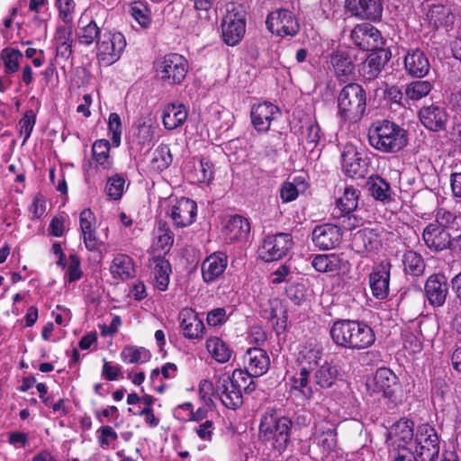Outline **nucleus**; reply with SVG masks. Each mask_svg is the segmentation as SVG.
<instances>
[{"label":"nucleus","mask_w":461,"mask_h":461,"mask_svg":"<svg viewBox=\"0 0 461 461\" xmlns=\"http://www.w3.org/2000/svg\"><path fill=\"white\" fill-rule=\"evenodd\" d=\"M330 336L336 346L351 350L366 349L375 341V331L367 323L349 319L335 321L330 329Z\"/></svg>","instance_id":"1"},{"label":"nucleus","mask_w":461,"mask_h":461,"mask_svg":"<svg viewBox=\"0 0 461 461\" xmlns=\"http://www.w3.org/2000/svg\"><path fill=\"white\" fill-rule=\"evenodd\" d=\"M367 138L370 146L383 153H397L408 144L407 131L386 119L373 122Z\"/></svg>","instance_id":"2"},{"label":"nucleus","mask_w":461,"mask_h":461,"mask_svg":"<svg viewBox=\"0 0 461 461\" xmlns=\"http://www.w3.org/2000/svg\"><path fill=\"white\" fill-rule=\"evenodd\" d=\"M293 421L287 416H279L275 408H268L261 416L259 437L279 454L285 452L291 442Z\"/></svg>","instance_id":"3"},{"label":"nucleus","mask_w":461,"mask_h":461,"mask_svg":"<svg viewBox=\"0 0 461 461\" xmlns=\"http://www.w3.org/2000/svg\"><path fill=\"white\" fill-rule=\"evenodd\" d=\"M366 92L357 83H348L339 92L337 115L343 122L357 123L366 111Z\"/></svg>","instance_id":"4"},{"label":"nucleus","mask_w":461,"mask_h":461,"mask_svg":"<svg viewBox=\"0 0 461 461\" xmlns=\"http://www.w3.org/2000/svg\"><path fill=\"white\" fill-rule=\"evenodd\" d=\"M156 77L164 85L176 86L183 83L188 69V60L181 54L170 52L154 61Z\"/></svg>","instance_id":"5"},{"label":"nucleus","mask_w":461,"mask_h":461,"mask_svg":"<svg viewBox=\"0 0 461 461\" xmlns=\"http://www.w3.org/2000/svg\"><path fill=\"white\" fill-rule=\"evenodd\" d=\"M321 359L320 352L315 350H308L303 355L300 361V370L296 372L290 379V392L296 397L303 400L310 401L313 396V390L310 384L311 370L318 366Z\"/></svg>","instance_id":"6"},{"label":"nucleus","mask_w":461,"mask_h":461,"mask_svg":"<svg viewBox=\"0 0 461 461\" xmlns=\"http://www.w3.org/2000/svg\"><path fill=\"white\" fill-rule=\"evenodd\" d=\"M126 45V39L122 32L104 30L95 46L98 63L104 67L113 65L120 59Z\"/></svg>","instance_id":"7"},{"label":"nucleus","mask_w":461,"mask_h":461,"mask_svg":"<svg viewBox=\"0 0 461 461\" xmlns=\"http://www.w3.org/2000/svg\"><path fill=\"white\" fill-rule=\"evenodd\" d=\"M414 454L420 461H437L439 454V438L436 429L429 424H421L415 434Z\"/></svg>","instance_id":"8"},{"label":"nucleus","mask_w":461,"mask_h":461,"mask_svg":"<svg viewBox=\"0 0 461 461\" xmlns=\"http://www.w3.org/2000/svg\"><path fill=\"white\" fill-rule=\"evenodd\" d=\"M293 244V237L290 233L278 232L267 235L258 247V258L265 262L279 260L286 256Z\"/></svg>","instance_id":"9"},{"label":"nucleus","mask_w":461,"mask_h":461,"mask_svg":"<svg viewBox=\"0 0 461 461\" xmlns=\"http://www.w3.org/2000/svg\"><path fill=\"white\" fill-rule=\"evenodd\" d=\"M267 30L276 36H295L300 31L295 15L288 9H276L270 12L266 19Z\"/></svg>","instance_id":"10"},{"label":"nucleus","mask_w":461,"mask_h":461,"mask_svg":"<svg viewBox=\"0 0 461 461\" xmlns=\"http://www.w3.org/2000/svg\"><path fill=\"white\" fill-rule=\"evenodd\" d=\"M353 43L365 51H373L385 48V39L382 32L369 23H362L355 25L350 32Z\"/></svg>","instance_id":"11"},{"label":"nucleus","mask_w":461,"mask_h":461,"mask_svg":"<svg viewBox=\"0 0 461 461\" xmlns=\"http://www.w3.org/2000/svg\"><path fill=\"white\" fill-rule=\"evenodd\" d=\"M370 165V158L355 147H346L341 154V168L345 176L353 179L364 178Z\"/></svg>","instance_id":"12"},{"label":"nucleus","mask_w":461,"mask_h":461,"mask_svg":"<svg viewBox=\"0 0 461 461\" xmlns=\"http://www.w3.org/2000/svg\"><path fill=\"white\" fill-rule=\"evenodd\" d=\"M246 32V14L233 8L228 11L221 22V35L228 46H236L243 39Z\"/></svg>","instance_id":"13"},{"label":"nucleus","mask_w":461,"mask_h":461,"mask_svg":"<svg viewBox=\"0 0 461 461\" xmlns=\"http://www.w3.org/2000/svg\"><path fill=\"white\" fill-rule=\"evenodd\" d=\"M236 386L228 373L221 374L215 378L212 394L219 397L226 408L236 411L243 404L242 392Z\"/></svg>","instance_id":"14"},{"label":"nucleus","mask_w":461,"mask_h":461,"mask_svg":"<svg viewBox=\"0 0 461 461\" xmlns=\"http://www.w3.org/2000/svg\"><path fill=\"white\" fill-rule=\"evenodd\" d=\"M346 14L362 21L380 22L383 16L381 0H345Z\"/></svg>","instance_id":"15"},{"label":"nucleus","mask_w":461,"mask_h":461,"mask_svg":"<svg viewBox=\"0 0 461 461\" xmlns=\"http://www.w3.org/2000/svg\"><path fill=\"white\" fill-rule=\"evenodd\" d=\"M280 115V109L271 102L254 104L250 111V122L258 134L267 133L273 121Z\"/></svg>","instance_id":"16"},{"label":"nucleus","mask_w":461,"mask_h":461,"mask_svg":"<svg viewBox=\"0 0 461 461\" xmlns=\"http://www.w3.org/2000/svg\"><path fill=\"white\" fill-rule=\"evenodd\" d=\"M424 295L433 308L442 307L448 295V283L442 273L430 275L424 284Z\"/></svg>","instance_id":"17"},{"label":"nucleus","mask_w":461,"mask_h":461,"mask_svg":"<svg viewBox=\"0 0 461 461\" xmlns=\"http://www.w3.org/2000/svg\"><path fill=\"white\" fill-rule=\"evenodd\" d=\"M342 237L341 228L331 223L317 225L312 232V241L321 250L337 248L340 244Z\"/></svg>","instance_id":"18"},{"label":"nucleus","mask_w":461,"mask_h":461,"mask_svg":"<svg viewBox=\"0 0 461 461\" xmlns=\"http://www.w3.org/2000/svg\"><path fill=\"white\" fill-rule=\"evenodd\" d=\"M392 52L388 48L371 51L359 68V74L365 82L378 77L390 60Z\"/></svg>","instance_id":"19"},{"label":"nucleus","mask_w":461,"mask_h":461,"mask_svg":"<svg viewBox=\"0 0 461 461\" xmlns=\"http://www.w3.org/2000/svg\"><path fill=\"white\" fill-rule=\"evenodd\" d=\"M91 12L85 11L77 23V30L76 32V39L77 42L84 47H90L94 43L97 45L104 32V30L98 25L94 17L90 14Z\"/></svg>","instance_id":"20"},{"label":"nucleus","mask_w":461,"mask_h":461,"mask_svg":"<svg viewBox=\"0 0 461 461\" xmlns=\"http://www.w3.org/2000/svg\"><path fill=\"white\" fill-rule=\"evenodd\" d=\"M413 421L408 419H401L396 421L388 432L386 443L393 452L399 451V448L408 447L407 445L412 440Z\"/></svg>","instance_id":"21"},{"label":"nucleus","mask_w":461,"mask_h":461,"mask_svg":"<svg viewBox=\"0 0 461 461\" xmlns=\"http://www.w3.org/2000/svg\"><path fill=\"white\" fill-rule=\"evenodd\" d=\"M170 218L176 228L191 225L196 219L197 204L187 197H181L170 208Z\"/></svg>","instance_id":"22"},{"label":"nucleus","mask_w":461,"mask_h":461,"mask_svg":"<svg viewBox=\"0 0 461 461\" xmlns=\"http://www.w3.org/2000/svg\"><path fill=\"white\" fill-rule=\"evenodd\" d=\"M228 266V257L223 252H213L207 256L201 264L203 281L211 285L216 282L225 272Z\"/></svg>","instance_id":"23"},{"label":"nucleus","mask_w":461,"mask_h":461,"mask_svg":"<svg viewBox=\"0 0 461 461\" xmlns=\"http://www.w3.org/2000/svg\"><path fill=\"white\" fill-rule=\"evenodd\" d=\"M422 240L431 251L440 252L451 247V235L445 228L436 223L428 224L422 232Z\"/></svg>","instance_id":"24"},{"label":"nucleus","mask_w":461,"mask_h":461,"mask_svg":"<svg viewBox=\"0 0 461 461\" xmlns=\"http://www.w3.org/2000/svg\"><path fill=\"white\" fill-rule=\"evenodd\" d=\"M390 263H380L373 267L369 275V286L372 294L378 300L385 299L389 294Z\"/></svg>","instance_id":"25"},{"label":"nucleus","mask_w":461,"mask_h":461,"mask_svg":"<svg viewBox=\"0 0 461 461\" xmlns=\"http://www.w3.org/2000/svg\"><path fill=\"white\" fill-rule=\"evenodd\" d=\"M406 73L416 78L426 77L430 69V64L426 53L419 48L409 50L403 59Z\"/></svg>","instance_id":"26"},{"label":"nucleus","mask_w":461,"mask_h":461,"mask_svg":"<svg viewBox=\"0 0 461 461\" xmlns=\"http://www.w3.org/2000/svg\"><path fill=\"white\" fill-rule=\"evenodd\" d=\"M244 368L252 376L265 375L270 366V358L267 351L260 348H249L243 357Z\"/></svg>","instance_id":"27"},{"label":"nucleus","mask_w":461,"mask_h":461,"mask_svg":"<svg viewBox=\"0 0 461 461\" xmlns=\"http://www.w3.org/2000/svg\"><path fill=\"white\" fill-rule=\"evenodd\" d=\"M375 391L382 393L384 398L396 402V390L400 387L398 377L389 368H378L374 376Z\"/></svg>","instance_id":"28"},{"label":"nucleus","mask_w":461,"mask_h":461,"mask_svg":"<svg viewBox=\"0 0 461 461\" xmlns=\"http://www.w3.org/2000/svg\"><path fill=\"white\" fill-rule=\"evenodd\" d=\"M447 117L445 109L435 104L423 106L419 112V118L421 124L432 131L444 130Z\"/></svg>","instance_id":"29"},{"label":"nucleus","mask_w":461,"mask_h":461,"mask_svg":"<svg viewBox=\"0 0 461 461\" xmlns=\"http://www.w3.org/2000/svg\"><path fill=\"white\" fill-rule=\"evenodd\" d=\"M180 327L185 338L189 339H202L205 332L203 320L192 309L185 308L179 313Z\"/></svg>","instance_id":"30"},{"label":"nucleus","mask_w":461,"mask_h":461,"mask_svg":"<svg viewBox=\"0 0 461 461\" xmlns=\"http://www.w3.org/2000/svg\"><path fill=\"white\" fill-rule=\"evenodd\" d=\"M330 62L338 78L345 77L347 79L355 72V56L351 51L339 49L330 56Z\"/></svg>","instance_id":"31"},{"label":"nucleus","mask_w":461,"mask_h":461,"mask_svg":"<svg viewBox=\"0 0 461 461\" xmlns=\"http://www.w3.org/2000/svg\"><path fill=\"white\" fill-rule=\"evenodd\" d=\"M149 266L154 278L155 287L159 291H166L169 285L172 273L169 260L165 256L157 255L149 259Z\"/></svg>","instance_id":"32"},{"label":"nucleus","mask_w":461,"mask_h":461,"mask_svg":"<svg viewBox=\"0 0 461 461\" xmlns=\"http://www.w3.org/2000/svg\"><path fill=\"white\" fill-rule=\"evenodd\" d=\"M187 115V109L183 104L168 103L162 109V123L167 130L173 131L184 124Z\"/></svg>","instance_id":"33"},{"label":"nucleus","mask_w":461,"mask_h":461,"mask_svg":"<svg viewBox=\"0 0 461 461\" xmlns=\"http://www.w3.org/2000/svg\"><path fill=\"white\" fill-rule=\"evenodd\" d=\"M249 232L250 223L249 220L238 214L230 216L223 228L225 238L230 242L246 240Z\"/></svg>","instance_id":"34"},{"label":"nucleus","mask_w":461,"mask_h":461,"mask_svg":"<svg viewBox=\"0 0 461 461\" xmlns=\"http://www.w3.org/2000/svg\"><path fill=\"white\" fill-rule=\"evenodd\" d=\"M110 271L114 278L127 280L135 275L133 259L125 254H117L110 267Z\"/></svg>","instance_id":"35"},{"label":"nucleus","mask_w":461,"mask_h":461,"mask_svg":"<svg viewBox=\"0 0 461 461\" xmlns=\"http://www.w3.org/2000/svg\"><path fill=\"white\" fill-rule=\"evenodd\" d=\"M403 270L407 275L414 277L421 276L426 268V263L422 256L412 250H406L402 256Z\"/></svg>","instance_id":"36"},{"label":"nucleus","mask_w":461,"mask_h":461,"mask_svg":"<svg viewBox=\"0 0 461 461\" xmlns=\"http://www.w3.org/2000/svg\"><path fill=\"white\" fill-rule=\"evenodd\" d=\"M366 185L371 196L376 201L385 202L391 199V185L380 176L374 175L369 176Z\"/></svg>","instance_id":"37"},{"label":"nucleus","mask_w":461,"mask_h":461,"mask_svg":"<svg viewBox=\"0 0 461 461\" xmlns=\"http://www.w3.org/2000/svg\"><path fill=\"white\" fill-rule=\"evenodd\" d=\"M172 161L173 157L169 146L161 143L152 154L149 169L155 173H161L170 167Z\"/></svg>","instance_id":"38"},{"label":"nucleus","mask_w":461,"mask_h":461,"mask_svg":"<svg viewBox=\"0 0 461 461\" xmlns=\"http://www.w3.org/2000/svg\"><path fill=\"white\" fill-rule=\"evenodd\" d=\"M206 348L212 357L219 363H227L232 355L230 346L219 337H211L206 340Z\"/></svg>","instance_id":"39"},{"label":"nucleus","mask_w":461,"mask_h":461,"mask_svg":"<svg viewBox=\"0 0 461 461\" xmlns=\"http://www.w3.org/2000/svg\"><path fill=\"white\" fill-rule=\"evenodd\" d=\"M174 243V234L166 221H160L157 230L156 240L152 244L154 252L167 254Z\"/></svg>","instance_id":"40"},{"label":"nucleus","mask_w":461,"mask_h":461,"mask_svg":"<svg viewBox=\"0 0 461 461\" xmlns=\"http://www.w3.org/2000/svg\"><path fill=\"white\" fill-rule=\"evenodd\" d=\"M338 368L330 363L325 362L314 373V383L320 388H330L337 381Z\"/></svg>","instance_id":"41"},{"label":"nucleus","mask_w":461,"mask_h":461,"mask_svg":"<svg viewBox=\"0 0 461 461\" xmlns=\"http://www.w3.org/2000/svg\"><path fill=\"white\" fill-rule=\"evenodd\" d=\"M355 242L361 243L363 249L369 252L378 251L382 247V240L376 230L364 228L355 234Z\"/></svg>","instance_id":"42"},{"label":"nucleus","mask_w":461,"mask_h":461,"mask_svg":"<svg viewBox=\"0 0 461 461\" xmlns=\"http://www.w3.org/2000/svg\"><path fill=\"white\" fill-rule=\"evenodd\" d=\"M266 317L271 321L276 320V330H285L286 328L287 312L279 299L269 300L268 308L264 311Z\"/></svg>","instance_id":"43"},{"label":"nucleus","mask_w":461,"mask_h":461,"mask_svg":"<svg viewBox=\"0 0 461 461\" xmlns=\"http://www.w3.org/2000/svg\"><path fill=\"white\" fill-rule=\"evenodd\" d=\"M427 17L429 24L436 30L452 23L451 12L444 5H432L427 13Z\"/></svg>","instance_id":"44"},{"label":"nucleus","mask_w":461,"mask_h":461,"mask_svg":"<svg viewBox=\"0 0 461 461\" xmlns=\"http://www.w3.org/2000/svg\"><path fill=\"white\" fill-rule=\"evenodd\" d=\"M111 144L105 139L95 140L92 146L93 158L104 169L113 167V159L110 157Z\"/></svg>","instance_id":"45"},{"label":"nucleus","mask_w":461,"mask_h":461,"mask_svg":"<svg viewBox=\"0 0 461 461\" xmlns=\"http://www.w3.org/2000/svg\"><path fill=\"white\" fill-rule=\"evenodd\" d=\"M229 377L231 379V382L237 385L236 387L245 393H251L256 390V383L253 380L251 374H249L247 370L244 369H235L231 375H229Z\"/></svg>","instance_id":"46"},{"label":"nucleus","mask_w":461,"mask_h":461,"mask_svg":"<svg viewBox=\"0 0 461 461\" xmlns=\"http://www.w3.org/2000/svg\"><path fill=\"white\" fill-rule=\"evenodd\" d=\"M150 353L148 349L137 346H126L121 352V358L124 363H145L150 359Z\"/></svg>","instance_id":"47"},{"label":"nucleus","mask_w":461,"mask_h":461,"mask_svg":"<svg viewBox=\"0 0 461 461\" xmlns=\"http://www.w3.org/2000/svg\"><path fill=\"white\" fill-rule=\"evenodd\" d=\"M359 191L352 186L346 187L343 195L337 200V206L341 212L350 213L358 205Z\"/></svg>","instance_id":"48"},{"label":"nucleus","mask_w":461,"mask_h":461,"mask_svg":"<svg viewBox=\"0 0 461 461\" xmlns=\"http://www.w3.org/2000/svg\"><path fill=\"white\" fill-rule=\"evenodd\" d=\"M433 86L428 80H416L409 83L405 88L407 99L417 101L427 96L432 90Z\"/></svg>","instance_id":"49"},{"label":"nucleus","mask_w":461,"mask_h":461,"mask_svg":"<svg viewBox=\"0 0 461 461\" xmlns=\"http://www.w3.org/2000/svg\"><path fill=\"white\" fill-rule=\"evenodd\" d=\"M1 59L4 60V69L6 75L16 73L20 68V60L23 53L13 48H5L1 51Z\"/></svg>","instance_id":"50"},{"label":"nucleus","mask_w":461,"mask_h":461,"mask_svg":"<svg viewBox=\"0 0 461 461\" xmlns=\"http://www.w3.org/2000/svg\"><path fill=\"white\" fill-rule=\"evenodd\" d=\"M459 221L460 218L455 212L444 207H439L436 210L434 223L445 228L446 230L448 229L458 230Z\"/></svg>","instance_id":"51"},{"label":"nucleus","mask_w":461,"mask_h":461,"mask_svg":"<svg viewBox=\"0 0 461 461\" xmlns=\"http://www.w3.org/2000/svg\"><path fill=\"white\" fill-rule=\"evenodd\" d=\"M125 178L122 174H115L107 179L106 194L113 200H120L124 192Z\"/></svg>","instance_id":"52"},{"label":"nucleus","mask_w":461,"mask_h":461,"mask_svg":"<svg viewBox=\"0 0 461 461\" xmlns=\"http://www.w3.org/2000/svg\"><path fill=\"white\" fill-rule=\"evenodd\" d=\"M131 14L142 28H149L151 24L150 11L141 2H133L131 5Z\"/></svg>","instance_id":"53"},{"label":"nucleus","mask_w":461,"mask_h":461,"mask_svg":"<svg viewBox=\"0 0 461 461\" xmlns=\"http://www.w3.org/2000/svg\"><path fill=\"white\" fill-rule=\"evenodd\" d=\"M69 262L66 267L64 275V280L66 283H74L78 281L83 276V271L81 269V260L76 254L69 255Z\"/></svg>","instance_id":"54"},{"label":"nucleus","mask_w":461,"mask_h":461,"mask_svg":"<svg viewBox=\"0 0 461 461\" xmlns=\"http://www.w3.org/2000/svg\"><path fill=\"white\" fill-rule=\"evenodd\" d=\"M108 131L114 147L121 145L122 125L120 115L117 113H111L108 117Z\"/></svg>","instance_id":"55"},{"label":"nucleus","mask_w":461,"mask_h":461,"mask_svg":"<svg viewBox=\"0 0 461 461\" xmlns=\"http://www.w3.org/2000/svg\"><path fill=\"white\" fill-rule=\"evenodd\" d=\"M303 180L301 176L294 178V182L285 181L282 184L280 188V198L283 203H290L294 201L299 195V190L295 185L303 183Z\"/></svg>","instance_id":"56"},{"label":"nucleus","mask_w":461,"mask_h":461,"mask_svg":"<svg viewBox=\"0 0 461 461\" xmlns=\"http://www.w3.org/2000/svg\"><path fill=\"white\" fill-rule=\"evenodd\" d=\"M214 177V165L205 157L200 159V167L197 169L196 181L200 184L209 185Z\"/></svg>","instance_id":"57"},{"label":"nucleus","mask_w":461,"mask_h":461,"mask_svg":"<svg viewBox=\"0 0 461 461\" xmlns=\"http://www.w3.org/2000/svg\"><path fill=\"white\" fill-rule=\"evenodd\" d=\"M36 123V113L33 110H27L19 121L20 133L23 135V142L31 136Z\"/></svg>","instance_id":"58"},{"label":"nucleus","mask_w":461,"mask_h":461,"mask_svg":"<svg viewBox=\"0 0 461 461\" xmlns=\"http://www.w3.org/2000/svg\"><path fill=\"white\" fill-rule=\"evenodd\" d=\"M305 129V140L307 144L312 145V149H314L321 139V127L316 121H308L302 126Z\"/></svg>","instance_id":"59"},{"label":"nucleus","mask_w":461,"mask_h":461,"mask_svg":"<svg viewBox=\"0 0 461 461\" xmlns=\"http://www.w3.org/2000/svg\"><path fill=\"white\" fill-rule=\"evenodd\" d=\"M59 16L66 24H72L76 4L74 0H56Z\"/></svg>","instance_id":"60"},{"label":"nucleus","mask_w":461,"mask_h":461,"mask_svg":"<svg viewBox=\"0 0 461 461\" xmlns=\"http://www.w3.org/2000/svg\"><path fill=\"white\" fill-rule=\"evenodd\" d=\"M337 430L335 428L330 427L322 430L320 438V445L323 450L330 453L337 447Z\"/></svg>","instance_id":"61"},{"label":"nucleus","mask_w":461,"mask_h":461,"mask_svg":"<svg viewBox=\"0 0 461 461\" xmlns=\"http://www.w3.org/2000/svg\"><path fill=\"white\" fill-rule=\"evenodd\" d=\"M97 432L99 433L97 438L98 444L102 448L109 447L111 441L118 439L117 432L109 425L101 426Z\"/></svg>","instance_id":"62"},{"label":"nucleus","mask_w":461,"mask_h":461,"mask_svg":"<svg viewBox=\"0 0 461 461\" xmlns=\"http://www.w3.org/2000/svg\"><path fill=\"white\" fill-rule=\"evenodd\" d=\"M215 426L212 420H205L203 422L199 423L194 430L195 431L197 437L204 442H212V436L214 433Z\"/></svg>","instance_id":"63"},{"label":"nucleus","mask_w":461,"mask_h":461,"mask_svg":"<svg viewBox=\"0 0 461 461\" xmlns=\"http://www.w3.org/2000/svg\"><path fill=\"white\" fill-rule=\"evenodd\" d=\"M95 215L89 208L84 209L79 214V226L81 233H86L95 229L93 225L95 223Z\"/></svg>","instance_id":"64"}]
</instances>
